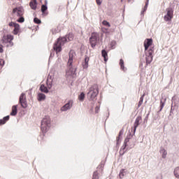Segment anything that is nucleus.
Instances as JSON below:
<instances>
[{
	"label": "nucleus",
	"instance_id": "nucleus-38",
	"mask_svg": "<svg viewBox=\"0 0 179 179\" xmlns=\"http://www.w3.org/2000/svg\"><path fill=\"white\" fill-rule=\"evenodd\" d=\"M100 111V106H96L95 108V113H99Z\"/></svg>",
	"mask_w": 179,
	"mask_h": 179
},
{
	"label": "nucleus",
	"instance_id": "nucleus-15",
	"mask_svg": "<svg viewBox=\"0 0 179 179\" xmlns=\"http://www.w3.org/2000/svg\"><path fill=\"white\" fill-rule=\"evenodd\" d=\"M128 142H129V138L127 137L124 140V146L123 148V149H121L120 151V154L121 155H124V153H125V148H127V144L128 143Z\"/></svg>",
	"mask_w": 179,
	"mask_h": 179
},
{
	"label": "nucleus",
	"instance_id": "nucleus-41",
	"mask_svg": "<svg viewBox=\"0 0 179 179\" xmlns=\"http://www.w3.org/2000/svg\"><path fill=\"white\" fill-rule=\"evenodd\" d=\"M111 44H113V45H115V41H112V42H111Z\"/></svg>",
	"mask_w": 179,
	"mask_h": 179
},
{
	"label": "nucleus",
	"instance_id": "nucleus-45",
	"mask_svg": "<svg viewBox=\"0 0 179 179\" xmlns=\"http://www.w3.org/2000/svg\"><path fill=\"white\" fill-rule=\"evenodd\" d=\"M122 1V2L124 1V0H121Z\"/></svg>",
	"mask_w": 179,
	"mask_h": 179
},
{
	"label": "nucleus",
	"instance_id": "nucleus-34",
	"mask_svg": "<svg viewBox=\"0 0 179 179\" xmlns=\"http://www.w3.org/2000/svg\"><path fill=\"white\" fill-rule=\"evenodd\" d=\"M5 65V60L0 59V66H3Z\"/></svg>",
	"mask_w": 179,
	"mask_h": 179
},
{
	"label": "nucleus",
	"instance_id": "nucleus-24",
	"mask_svg": "<svg viewBox=\"0 0 179 179\" xmlns=\"http://www.w3.org/2000/svg\"><path fill=\"white\" fill-rule=\"evenodd\" d=\"M160 153L162 155L163 159H166V156H167V151H166V150L162 148L160 150Z\"/></svg>",
	"mask_w": 179,
	"mask_h": 179
},
{
	"label": "nucleus",
	"instance_id": "nucleus-39",
	"mask_svg": "<svg viewBox=\"0 0 179 179\" xmlns=\"http://www.w3.org/2000/svg\"><path fill=\"white\" fill-rule=\"evenodd\" d=\"M47 85H48V89H51V87H52V84L48 83H48H47Z\"/></svg>",
	"mask_w": 179,
	"mask_h": 179
},
{
	"label": "nucleus",
	"instance_id": "nucleus-33",
	"mask_svg": "<svg viewBox=\"0 0 179 179\" xmlns=\"http://www.w3.org/2000/svg\"><path fill=\"white\" fill-rule=\"evenodd\" d=\"M68 38L69 41H71V40H73V35L72 34H69L68 36Z\"/></svg>",
	"mask_w": 179,
	"mask_h": 179
},
{
	"label": "nucleus",
	"instance_id": "nucleus-16",
	"mask_svg": "<svg viewBox=\"0 0 179 179\" xmlns=\"http://www.w3.org/2000/svg\"><path fill=\"white\" fill-rule=\"evenodd\" d=\"M17 114V105H14L12 107V110L10 113V115L15 116Z\"/></svg>",
	"mask_w": 179,
	"mask_h": 179
},
{
	"label": "nucleus",
	"instance_id": "nucleus-44",
	"mask_svg": "<svg viewBox=\"0 0 179 179\" xmlns=\"http://www.w3.org/2000/svg\"><path fill=\"white\" fill-rule=\"evenodd\" d=\"M45 3H47V1H45Z\"/></svg>",
	"mask_w": 179,
	"mask_h": 179
},
{
	"label": "nucleus",
	"instance_id": "nucleus-20",
	"mask_svg": "<svg viewBox=\"0 0 179 179\" xmlns=\"http://www.w3.org/2000/svg\"><path fill=\"white\" fill-rule=\"evenodd\" d=\"M48 8L47 7V5H42L41 6V12L44 16H47L48 15V13H45V10H47Z\"/></svg>",
	"mask_w": 179,
	"mask_h": 179
},
{
	"label": "nucleus",
	"instance_id": "nucleus-32",
	"mask_svg": "<svg viewBox=\"0 0 179 179\" xmlns=\"http://www.w3.org/2000/svg\"><path fill=\"white\" fill-rule=\"evenodd\" d=\"M15 24H17V23H15V22H10L9 24H8V26H10V27H15Z\"/></svg>",
	"mask_w": 179,
	"mask_h": 179
},
{
	"label": "nucleus",
	"instance_id": "nucleus-31",
	"mask_svg": "<svg viewBox=\"0 0 179 179\" xmlns=\"http://www.w3.org/2000/svg\"><path fill=\"white\" fill-rule=\"evenodd\" d=\"M145 95H143L141 98H140V101L138 102V107H140L141 106H142V103H143V97Z\"/></svg>",
	"mask_w": 179,
	"mask_h": 179
},
{
	"label": "nucleus",
	"instance_id": "nucleus-13",
	"mask_svg": "<svg viewBox=\"0 0 179 179\" xmlns=\"http://www.w3.org/2000/svg\"><path fill=\"white\" fill-rule=\"evenodd\" d=\"M140 121H142V117L141 116L137 117L136 120H135L134 132H136V129L138 128V127H139V122Z\"/></svg>",
	"mask_w": 179,
	"mask_h": 179
},
{
	"label": "nucleus",
	"instance_id": "nucleus-25",
	"mask_svg": "<svg viewBox=\"0 0 179 179\" xmlns=\"http://www.w3.org/2000/svg\"><path fill=\"white\" fill-rule=\"evenodd\" d=\"M78 100H80V101H83V100H85V93L82 92V93L78 96Z\"/></svg>",
	"mask_w": 179,
	"mask_h": 179
},
{
	"label": "nucleus",
	"instance_id": "nucleus-36",
	"mask_svg": "<svg viewBox=\"0 0 179 179\" xmlns=\"http://www.w3.org/2000/svg\"><path fill=\"white\" fill-rule=\"evenodd\" d=\"M119 176H120V178H122V177H124V169L120 171V173Z\"/></svg>",
	"mask_w": 179,
	"mask_h": 179
},
{
	"label": "nucleus",
	"instance_id": "nucleus-9",
	"mask_svg": "<svg viewBox=\"0 0 179 179\" xmlns=\"http://www.w3.org/2000/svg\"><path fill=\"white\" fill-rule=\"evenodd\" d=\"M24 13V11L23 10V8L20 7H16L13 9V11L11 14L13 16H23V14Z\"/></svg>",
	"mask_w": 179,
	"mask_h": 179
},
{
	"label": "nucleus",
	"instance_id": "nucleus-19",
	"mask_svg": "<svg viewBox=\"0 0 179 179\" xmlns=\"http://www.w3.org/2000/svg\"><path fill=\"white\" fill-rule=\"evenodd\" d=\"M9 115H7L6 117H4L3 119L0 120V125H3L5 124H6L7 121H9Z\"/></svg>",
	"mask_w": 179,
	"mask_h": 179
},
{
	"label": "nucleus",
	"instance_id": "nucleus-26",
	"mask_svg": "<svg viewBox=\"0 0 179 179\" xmlns=\"http://www.w3.org/2000/svg\"><path fill=\"white\" fill-rule=\"evenodd\" d=\"M175 176L178 178L179 177V167H176L174 170Z\"/></svg>",
	"mask_w": 179,
	"mask_h": 179
},
{
	"label": "nucleus",
	"instance_id": "nucleus-29",
	"mask_svg": "<svg viewBox=\"0 0 179 179\" xmlns=\"http://www.w3.org/2000/svg\"><path fill=\"white\" fill-rule=\"evenodd\" d=\"M18 17H20L17 22H18V23H23L24 22V17H23L22 16H18Z\"/></svg>",
	"mask_w": 179,
	"mask_h": 179
},
{
	"label": "nucleus",
	"instance_id": "nucleus-28",
	"mask_svg": "<svg viewBox=\"0 0 179 179\" xmlns=\"http://www.w3.org/2000/svg\"><path fill=\"white\" fill-rule=\"evenodd\" d=\"M102 24H103V26H106L107 27H111L110 22H107L106 20H103L102 22Z\"/></svg>",
	"mask_w": 179,
	"mask_h": 179
},
{
	"label": "nucleus",
	"instance_id": "nucleus-6",
	"mask_svg": "<svg viewBox=\"0 0 179 179\" xmlns=\"http://www.w3.org/2000/svg\"><path fill=\"white\" fill-rule=\"evenodd\" d=\"M100 39L99 33L93 32L90 38V43L92 48H94L97 44V41Z\"/></svg>",
	"mask_w": 179,
	"mask_h": 179
},
{
	"label": "nucleus",
	"instance_id": "nucleus-35",
	"mask_svg": "<svg viewBox=\"0 0 179 179\" xmlns=\"http://www.w3.org/2000/svg\"><path fill=\"white\" fill-rule=\"evenodd\" d=\"M164 107V102H162L161 101V102H160V111H162L163 110Z\"/></svg>",
	"mask_w": 179,
	"mask_h": 179
},
{
	"label": "nucleus",
	"instance_id": "nucleus-5",
	"mask_svg": "<svg viewBox=\"0 0 179 179\" xmlns=\"http://www.w3.org/2000/svg\"><path fill=\"white\" fill-rule=\"evenodd\" d=\"M3 44H7L6 47H13V36L10 34L4 35L1 39Z\"/></svg>",
	"mask_w": 179,
	"mask_h": 179
},
{
	"label": "nucleus",
	"instance_id": "nucleus-37",
	"mask_svg": "<svg viewBox=\"0 0 179 179\" xmlns=\"http://www.w3.org/2000/svg\"><path fill=\"white\" fill-rule=\"evenodd\" d=\"M0 52H1V54H2V52H3V45H0Z\"/></svg>",
	"mask_w": 179,
	"mask_h": 179
},
{
	"label": "nucleus",
	"instance_id": "nucleus-46",
	"mask_svg": "<svg viewBox=\"0 0 179 179\" xmlns=\"http://www.w3.org/2000/svg\"><path fill=\"white\" fill-rule=\"evenodd\" d=\"M145 8H146V6H145Z\"/></svg>",
	"mask_w": 179,
	"mask_h": 179
},
{
	"label": "nucleus",
	"instance_id": "nucleus-21",
	"mask_svg": "<svg viewBox=\"0 0 179 179\" xmlns=\"http://www.w3.org/2000/svg\"><path fill=\"white\" fill-rule=\"evenodd\" d=\"M41 92H43V93H48V88L45 87L43 84H42L40 87Z\"/></svg>",
	"mask_w": 179,
	"mask_h": 179
},
{
	"label": "nucleus",
	"instance_id": "nucleus-40",
	"mask_svg": "<svg viewBox=\"0 0 179 179\" xmlns=\"http://www.w3.org/2000/svg\"><path fill=\"white\" fill-rule=\"evenodd\" d=\"M97 5H101V0H96Z\"/></svg>",
	"mask_w": 179,
	"mask_h": 179
},
{
	"label": "nucleus",
	"instance_id": "nucleus-18",
	"mask_svg": "<svg viewBox=\"0 0 179 179\" xmlns=\"http://www.w3.org/2000/svg\"><path fill=\"white\" fill-rule=\"evenodd\" d=\"M20 30V25H19V24H17L14 27L13 34H14L16 36L17 34H18Z\"/></svg>",
	"mask_w": 179,
	"mask_h": 179
},
{
	"label": "nucleus",
	"instance_id": "nucleus-4",
	"mask_svg": "<svg viewBox=\"0 0 179 179\" xmlns=\"http://www.w3.org/2000/svg\"><path fill=\"white\" fill-rule=\"evenodd\" d=\"M66 38H59L56 43H54L53 50L56 52V54L62 51V45L66 43Z\"/></svg>",
	"mask_w": 179,
	"mask_h": 179
},
{
	"label": "nucleus",
	"instance_id": "nucleus-30",
	"mask_svg": "<svg viewBox=\"0 0 179 179\" xmlns=\"http://www.w3.org/2000/svg\"><path fill=\"white\" fill-rule=\"evenodd\" d=\"M34 23H36V24H40L41 23V20L37 17H35L34 19Z\"/></svg>",
	"mask_w": 179,
	"mask_h": 179
},
{
	"label": "nucleus",
	"instance_id": "nucleus-1",
	"mask_svg": "<svg viewBox=\"0 0 179 179\" xmlns=\"http://www.w3.org/2000/svg\"><path fill=\"white\" fill-rule=\"evenodd\" d=\"M152 44H153V39L152 38H146L144 41V48L145 51L146 56V65H149V64L152 63L153 61V52H155V49L153 48H150Z\"/></svg>",
	"mask_w": 179,
	"mask_h": 179
},
{
	"label": "nucleus",
	"instance_id": "nucleus-23",
	"mask_svg": "<svg viewBox=\"0 0 179 179\" xmlns=\"http://www.w3.org/2000/svg\"><path fill=\"white\" fill-rule=\"evenodd\" d=\"M120 65L122 71H124V72H125V71H127V68H125V66L124 65V60L122 59L120 60Z\"/></svg>",
	"mask_w": 179,
	"mask_h": 179
},
{
	"label": "nucleus",
	"instance_id": "nucleus-7",
	"mask_svg": "<svg viewBox=\"0 0 179 179\" xmlns=\"http://www.w3.org/2000/svg\"><path fill=\"white\" fill-rule=\"evenodd\" d=\"M88 94L90 96L91 100L95 99L97 96V94H99V87L97 85H93L91 87Z\"/></svg>",
	"mask_w": 179,
	"mask_h": 179
},
{
	"label": "nucleus",
	"instance_id": "nucleus-43",
	"mask_svg": "<svg viewBox=\"0 0 179 179\" xmlns=\"http://www.w3.org/2000/svg\"><path fill=\"white\" fill-rule=\"evenodd\" d=\"M40 1H41V2H42V1H43V0H40Z\"/></svg>",
	"mask_w": 179,
	"mask_h": 179
},
{
	"label": "nucleus",
	"instance_id": "nucleus-22",
	"mask_svg": "<svg viewBox=\"0 0 179 179\" xmlns=\"http://www.w3.org/2000/svg\"><path fill=\"white\" fill-rule=\"evenodd\" d=\"M43 100H45V94L39 93L38 94V101H43Z\"/></svg>",
	"mask_w": 179,
	"mask_h": 179
},
{
	"label": "nucleus",
	"instance_id": "nucleus-14",
	"mask_svg": "<svg viewBox=\"0 0 179 179\" xmlns=\"http://www.w3.org/2000/svg\"><path fill=\"white\" fill-rule=\"evenodd\" d=\"M29 6L31 9L36 10L37 9V0H31L29 3Z\"/></svg>",
	"mask_w": 179,
	"mask_h": 179
},
{
	"label": "nucleus",
	"instance_id": "nucleus-3",
	"mask_svg": "<svg viewBox=\"0 0 179 179\" xmlns=\"http://www.w3.org/2000/svg\"><path fill=\"white\" fill-rule=\"evenodd\" d=\"M51 128V118L49 116H45L41 121V129L43 134H47Z\"/></svg>",
	"mask_w": 179,
	"mask_h": 179
},
{
	"label": "nucleus",
	"instance_id": "nucleus-8",
	"mask_svg": "<svg viewBox=\"0 0 179 179\" xmlns=\"http://www.w3.org/2000/svg\"><path fill=\"white\" fill-rule=\"evenodd\" d=\"M173 8H166V15L164 17V20L165 22H170L171 19H173Z\"/></svg>",
	"mask_w": 179,
	"mask_h": 179
},
{
	"label": "nucleus",
	"instance_id": "nucleus-17",
	"mask_svg": "<svg viewBox=\"0 0 179 179\" xmlns=\"http://www.w3.org/2000/svg\"><path fill=\"white\" fill-rule=\"evenodd\" d=\"M101 55L104 58L105 62H107V61H108V54L107 53L106 50H102Z\"/></svg>",
	"mask_w": 179,
	"mask_h": 179
},
{
	"label": "nucleus",
	"instance_id": "nucleus-11",
	"mask_svg": "<svg viewBox=\"0 0 179 179\" xmlns=\"http://www.w3.org/2000/svg\"><path fill=\"white\" fill-rule=\"evenodd\" d=\"M73 104V101H69L67 103H66L63 107L61 108V111H66L69 110Z\"/></svg>",
	"mask_w": 179,
	"mask_h": 179
},
{
	"label": "nucleus",
	"instance_id": "nucleus-2",
	"mask_svg": "<svg viewBox=\"0 0 179 179\" xmlns=\"http://www.w3.org/2000/svg\"><path fill=\"white\" fill-rule=\"evenodd\" d=\"M75 55H76L75 52L70 51L67 62L68 70L66 72V76L71 79L73 78L75 76V72H76V70H75L72 65V64H73V58H75Z\"/></svg>",
	"mask_w": 179,
	"mask_h": 179
},
{
	"label": "nucleus",
	"instance_id": "nucleus-10",
	"mask_svg": "<svg viewBox=\"0 0 179 179\" xmlns=\"http://www.w3.org/2000/svg\"><path fill=\"white\" fill-rule=\"evenodd\" d=\"M19 103H20V104H21V106L23 108H27V101H26V94H25L22 93L20 95Z\"/></svg>",
	"mask_w": 179,
	"mask_h": 179
},
{
	"label": "nucleus",
	"instance_id": "nucleus-12",
	"mask_svg": "<svg viewBox=\"0 0 179 179\" xmlns=\"http://www.w3.org/2000/svg\"><path fill=\"white\" fill-rule=\"evenodd\" d=\"M89 61H90V59L89 57L85 56V61L83 62V69H87L89 68Z\"/></svg>",
	"mask_w": 179,
	"mask_h": 179
},
{
	"label": "nucleus",
	"instance_id": "nucleus-42",
	"mask_svg": "<svg viewBox=\"0 0 179 179\" xmlns=\"http://www.w3.org/2000/svg\"><path fill=\"white\" fill-rule=\"evenodd\" d=\"M100 166H101V167H103L104 166V165H103V164H101Z\"/></svg>",
	"mask_w": 179,
	"mask_h": 179
},
{
	"label": "nucleus",
	"instance_id": "nucleus-27",
	"mask_svg": "<svg viewBox=\"0 0 179 179\" xmlns=\"http://www.w3.org/2000/svg\"><path fill=\"white\" fill-rule=\"evenodd\" d=\"M92 179H99V172L94 171L92 176Z\"/></svg>",
	"mask_w": 179,
	"mask_h": 179
}]
</instances>
